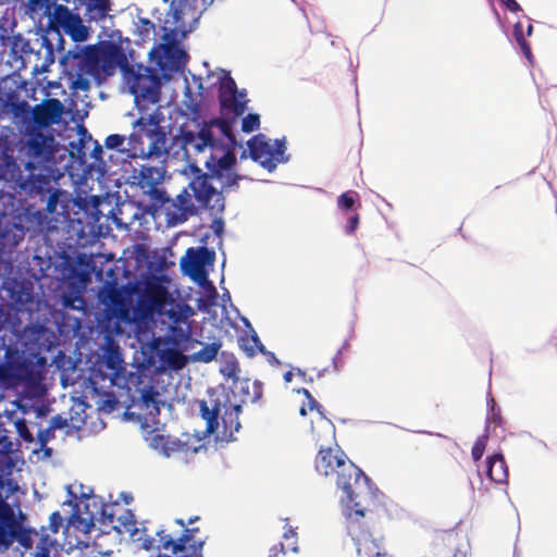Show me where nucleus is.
Masks as SVG:
<instances>
[{"label": "nucleus", "instance_id": "1", "mask_svg": "<svg viewBox=\"0 0 557 557\" xmlns=\"http://www.w3.org/2000/svg\"><path fill=\"white\" fill-rule=\"evenodd\" d=\"M185 144L191 145L197 152L210 148V157L206 161L211 175H197L189 183V188L199 207L210 210L212 213H221L224 210V197L211 184L213 177L218 178L223 187L237 185L240 176L234 171L236 164L235 149L240 147L232 131V122L219 119L211 122L209 127H203L197 135L186 134Z\"/></svg>", "mask_w": 557, "mask_h": 557}, {"label": "nucleus", "instance_id": "2", "mask_svg": "<svg viewBox=\"0 0 557 557\" xmlns=\"http://www.w3.org/2000/svg\"><path fill=\"white\" fill-rule=\"evenodd\" d=\"M234 391L242 396V403H232L230 393L221 388H209L207 398L198 401L200 417L206 421L205 433L213 435L215 441L232 442L240 429L239 414L242 404H255L263 395V383L259 380L236 379Z\"/></svg>", "mask_w": 557, "mask_h": 557}, {"label": "nucleus", "instance_id": "3", "mask_svg": "<svg viewBox=\"0 0 557 557\" xmlns=\"http://www.w3.org/2000/svg\"><path fill=\"white\" fill-rule=\"evenodd\" d=\"M62 62L77 76L76 85L81 89L88 88V82L82 79L85 75L99 79L114 75L117 67L122 72L128 70L127 57L115 44L89 45L85 48L76 46L66 52Z\"/></svg>", "mask_w": 557, "mask_h": 557}, {"label": "nucleus", "instance_id": "4", "mask_svg": "<svg viewBox=\"0 0 557 557\" xmlns=\"http://www.w3.org/2000/svg\"><path fill=\"white\" fill-rule=\"evenodd\" d=\"M314 468L321 475L335 476L337 487L346 495L345 505L375 494L368 475L339 448L321 447L314 459Z\"/></svg>", "mask_w": 557, "mask_h": 557}, {"label": "nucleus", "instance_id": "5", "mask_svg": "<svg viewBox=\"0 0 557 557\" xmlns=\"http://www.w3.org/2000/svg\"><path fill=\"white\" fill-rule=\"evenodd\" d=\"M121 152L131 159L140 158L165 163L170 151L168 136L160 125L159 116L149 114L137 119L127 138V148Z\"/></svg>", "mask_w": 557, "mask_h": 557}, {"label": "nucleus", "instance_id": "6", "mask_svg": "<svg viewBox=\"0 0 557 557\" xmlns=\"http://www.w3.org/2000/svg\"><path fill=\"white\" fill-rule=\"evenodd\" d=\"M379 502L376 493L371 497L357 499L356 503L346 504V528L352 539L360 556L374 557L380 550V545L372 537V529L380 521Z\"/></svg>", "mask_w": 557, "mask_h": 557}, {"label": "nucleus", "instance_id": "7", "mask_svg": "<svg viewBox=\"0 0 557 557\" xmlns=\"http://www.w3.org/2000/svg\"><path fill=\"white\" fill-rule=\"evenodd\" d=\"M165 275L150 274L134 288L137 295V311L141 317L151 319L156 313L162 314L165 306L172 301Z\"/></svg>", "mask_w": 557, "mask_h": 557}, {"label": "nucleus", "instance_id": "8", "mask_svg": "<svg viewBox=\"0 0 557 557\" xmlns=\"http://www.w3.org/2000/svg\"><path fill=\"white\" fill-rule=\"evenodd\" d=\"M125 373L126 368L121 349L113 345L108 346L102 358L91 371L94 380L102 383L108 382V387L126 385Z\"/></svg>", "mask_w": 557, "mask_h": 557}, {"label": "nucleus", "instance_id": "9", "mask_svg": "<svg viewBox=\"0 0 557 557\" xmlns=\"http://www.w3.org/2000/svg\"><path fill=\"white\" fill-rule=\"evenodd\" d=\"M21 151L27 157V162L44 164L53 160L58 143L53 135L36 127H28Z\"/></svg>", "mask_w": 557, "mask_h": 557}, {"label": "nucleus", "instance_id": "10", "mask_svg": "<svg viewBox=\"0 0 557 557\" xmlns=\"http://www.w3.org/2000/svg\"><path fill=\"white\" fill-rule=\"evenodd\" d=\"M146 440L152 449L166 458L178 455L187 456L189 454H196L201 448L199 438H195L193 435L187 433L182 434L180 437H173L151 431Z\"/></svg>", "mask_w": 557, "mask_h": 557}, {"label": "nucleus", "instance_id": "11", "mask_svg": "<svg viewBox=\"0 0 557 557\" xmlns=\"http://www.w3.org/2000/svg\"><path fill=\"white\" fill-rule=\"evenodd\" d=\"M247 146L250 158L270 172L284 161L283 141L275 140L272 145L265 135L258 134L248 140Z\"/></svg>", "mask_w": 557, "mask_h": 557}, {"label": "nucleus", "instance_id": "12", "mask_svg": "<svg viewBox=\"0 0 557 557\" xmlns=\"http://www.w3.org/2000/svg\"><path fill=\"white\" fill-rule=\"evenodd\" d=\"M161 166L141 165L133 177L136 180V185L148 195L154 206L163 207L168 202V196L160 185L163 182L165 174V163Z\"/></svg>", "mask_w": 557, "mask_h": 557}, {"label": "nucleus", "instance_id": "13", "mask_svg": "<svg viewBox=\"0 0 557 557\" xmlns=\"http://www.w3.org/2000/svg\"><path fill=\"white\" fill-rule=\"evenodd\" d=\"M246 92L239 91L234 78L225 75L219 86V102L224 115H232L234 121L244 114L247 104Z\"/></svg>", "mask_w": 557, "mask_h": 557}, {"label": "nucleus", "instance_id": "14", "mask_svg": "<svg viewBox=\"0 0 557 557\" xmlns=\"http://www.w3.org/2000/svg\"><path fill=\"white\" fill-rule=\"evenodd\" d=\"M145 73L140 71L135 72L128 64L127 72H123L127 83L129 84L131 91L137 98H141L150 103H156L160 99V82L153 74H148V69H144Z\"/></svg>", "mask_w": 557, "mask_h": 557}, {"label": "nucleus", "instance_id": "15", "mask_svg": "<svg viewBox=\"0 0 557 557\" xmlns=\"http://www.w3.org/2000/svg\"><path fill=\"white\" fill-rule=\"evenodd\" d=\"M428 556L466 557L463 536L455 530L435 532Z\"/></svg>", "mask_w": 557, "mask_h": 557}, {"label": "nucleus", "instance_id": "16", "mask_svg": "<svg viewBox=\"0 0 557 557\" xmlns=\"http://www.w3.org/2000/svg\"><path fill=\"white\" fill-rule=\"evenodd\" d=\"M50 24L62 28L76 42L85 41L89 36L88 28L83 24L81 16L63 4L54 7Z\"/></svg>", "mask_w": 557, "mask_h": 557}, {"label": "nucleus", "instance_id": "17", "mask_svg": "<svg viewBox=\"0 0 557 557\" xmlns=\"http://www.w3.org/2000/svg\"><path fill=\"white\" fill-rule=\"evenodd\" d=\"M214 251L207 247L188 248L181 260L182 271L197 282L207 280L206 265L214 261Z\"/></svg>", "mask_w": 557, "mask_h": 557}, {"label": "nucleus", "instance_id": "18", "mask_svg": "<svg viewBox=\"0 0 557 557\" xmlns=\"http://www.w3.org/2000/svg\"><path fill=\"white\" fill-rule=\"evenodd\" d=\"M28 174L21 185V189L30 197L40 196L46 197L53 188L52 176L48 173L47 168H37L33 162L25 164Z\"/></svg>", "mask_w": 557, "mask_h": 557}, {"label": "nucleus", "instance_id": "19", "mask_svg": "<svg viewBox=\"0 0 557 557\" xmlns=\"http://www.w3.org/2000/svg\"><path fill=\"white\" fill-rule=\"evenodd\" d=\"M168 16L172 17L175 30L186 33L198 22L199 12L189 0H171Z\"/></svg>", "mask_w": 557, "mask_h": 557}, {"label": "nucleus", "instance_id": "20", "mask_svg": "<svg viewBox=\"0 0 557 557\" xmlns=\"http://www.w3.org/2000/svg\"><path fill=\"white\" fill-rule=\"evenodd\" d=\"M64 107L57 98H49L32 109V115L36 128L48 127L58 123L62 116Z\"/></svg>", "mask_w": 557, "mask_h": 557}, {"label": "nucleus", "instance_id": "21", "mask_svg": "<svg viewBox=\"0 0 557 557\" xmlns=\"http://www.w3.org/2000/svg\"><path fill=\"white\" fill-rule=\"evenodd\" d=\"M166 216L169 222L182 223L187 220L188 216L196 213L194 203L190 200V195L183 190L177 195L175 200L168 198V202H164Z\"/></svg>", "mask_w": 557, "mask_h": 557}, {"label": "nucleus", "instance_id": "22", "mask_svg": "<svg viewBox=\"0 0 557 557\" xmlns=\"http://www.w3.org/2000/svg\"><path fill=\"white\" fill-rule=\"evenodd\" d=\"M0 180L10 183L14 189H21L25 180L24 172L10 154H3L0 159Z\"/></svg>", "mask_w": 557, "mask_h": 557}, {"label": "nucleus", "instance_id": "23", "mask_svg": "<svg viewBox=\"0 0 557 557\" xmlns=\"http://www.w3.org/2000/svg\"><path fill=\"white\" fill-rule=\"evenodd\" d=\"M485 474L494 483L503 484L508 480V467L504 456L498 453L486 458Z\"/></svg>", "mask_w": 557, "mask_h": 557}, {"label": "nucleus", "instance_id": "24", "mask_svg": "<svg viewBox=\"0 0 557 557\" xmlns=\"http://www.w3.org/2000/svg\"><path fill=\"white\" fill-rule=\"evenodd\" d=\"M194 529H185L183 534L174 540L170 534L165 533V530L160 529L157 531L160 545L158 548L164 550H171L174 555L185 550L187 543L191 542V531Z\"/></svg>", "mask_w": 557, "mask_h": 557}, {"label": "nucleus", "instance_id": "25", "mask_svg": "<svg viewBox=\"0 0 557 557\" xmlns=\"http://www.w3.org/2000/svg\"><path fill=\"white\" fill-rule=\"evenodd\" d=\"M159 398V392L153 386L148 385L140 391L139 406L141 409L146 410L150 417H158L160 414L161 404Z\"/></svg>", "mask_w": 557, "mask_h": 557}, {"label": "nucleus", "instance_id": "26", "mask_svg": "<svg viewBox=\"0 0 557 557\" xmlns=\"http://www.w3.org/2000/svg\"><path fill=\"white\" fill-rule=\"evenodd\" d=\"M77 2L85 8V15L89 21L102 20L110 11L109 0H77Z\"/></svg>", "mask_w": 557, "mask_h": 557}, {"label": "nucleus", "instance_id": "27", "mask_svg": "<svg viewBox=\"0 0 557 557\" xmlns=\"http://www.w3.org/2000/svg\"><path fill=\"white\" fill-rule=\"evenodd\" d=\"M112 313L117 320L124 323H135L148 320L146 317H141L139 311H137V304L133 306L132 301L128 299L123 302V306H119L112 310Z\"/></svg>", "mask_w": 557, "mask_h": 557}, {"label": "nucleus", "instance_id": "28", "mask_svg": "<svg viewBox=\"0 0 557 557\" xmlns=\"http://www.w3.org/2000/svg\"><path fill=\"white\" fill-rule=\"evenodd\" d=\"M161 361L172 370H181L186 366V356L176 349H166L161 355Z\"/></svg>", "mask_w": 557, "mask_h": 557}, {"label": "nucleus", "instance_id": "29", "mask_svg": "<svg viewBox=\"0 0 557 557\" xmlns=\"http://www.w3.org/2000/svg\"><path fill=\"white\" fill-rule=\"evenodd\" d=\"M58 543L49 535H42L36 545L34 557H57Z\"/></svg>", "mask_w": 557, "mask_h": 557}, {"label": "nucleus", "instance_id": "30", "mask_svg": "<svg viewBox=\"0 0 557 557\" xmlns=\"http://www.w3.org/2000/svg\"><path fill=\"white\" fill-rule=\"evenodd\" d=\"M240 348L247 354L248 357H253L257 352H263L264 346L260 342L257 334L239 338Z\"/></svg>", "mask_w": 557, "mask_h": 557}, {"label": "nucleus", "instance_id": "31", "mask_svg": "<svg viewBox=\"0 0 557 557\" xmlns=\"http://www.w3.org/2000/svg\"><path fill=\"white\" fill-rule=\"evenodd\" d=\"M513 37H515L518 46L520 47L523 55L525 57V59L529 62H532L533 54H532L531 46L525 39V35H524L523 26H522L521 22H517L513 25Z\"/></svg>", "mask_w": 557, "mask_h": 557}, {"label": "nucleus", "instance_id": "32", "mask_svg": "<svg viewBox=\"0 0 557 557\" xmlns=\"http://www.w3.org/2000/svg\"><path fill=\"white\" fill-rule=\"evenodd\" d=\"M220 348V342H212L207 344L194 355V359L200 362H210L215 359Z\"/></svg>", "mask_w": 557, "mask_h": 557}, {"label": "nucleus", "instance_id": "33", "mask_svg": "<svg viewBox=\"0 0 557 557\" xmlns=\"http://www.w3.org/2000/svg\"><path fill=\"white\" fill-rule=\"evenodd\" d=\"M16 535V522L15 517H13V521L0 522V544L4 546H10L15 539Z\"/></svg>", "mask_w": 557, "mask_h": 557}, {"label": "nucleus", "instance_id": "34", "mask_svg": "<svg viewBox=\"0 0 557 557\" xmlns=\"http://www.w3.org/2000/svg\"><path fill=\"white\" fill-rule=\"evenodd\" d=\"M154 24L149 18L140 17L135 24L134 34L141 40H149L151 35L154 33Z\"/></svg>", "mask_w": 557, "mask_h": 557}, {"label": "nucleus", "instance_id": "35", "mask_svg": "<svg viewBox=\"0 0 557 557\" xmlns=\"http://www.w3.org/2000/svg\"><path fill=\"white\" fill-rule=\"evenodd\" d=\"M104 300L111 307V310H114L119 306H123V302L127 300V298L123 295L122 290L115 286H111L107 289Z\"/></svg>", "mask_w": 557, "mask_h": 557}, {"label": "nucleus", "instance_id": "36", "mask_svg": "<svg viewBox=\"0 0 557 557\" xmlns=\"http://www.w3.org/2000/svg\"><path fill=\"white\" fill-rule=\"evenodd\" d=\"M359 200V195L355 190H348L339 195L337 198V207L341 210L349 211L354 208L355 203Z\"/></svg>", "mask_w": 557, "mask_h": 557}, {"label": "nucleus", "instance_id": "37", "mask_svg": "<svg viewBox=\"0 0 557 557\" xmlns=\"http://www.w3.org/2000/svg\"><path fill=\"white\" fill-rule=\"evenodd\" d=\"M54 432L49 425L46 429L39 430L37 433V441L39 443L40 449L45 450L47 456L51 455V448H47V444L54 438Z\"/></svg>", "mask_w": 557, "mask_h": 557}, {"label": "nucleus", "instance_id": "38", "mask_svg": "<svg viewBox=\"0 0 557 557\" xmlns=\"http://www.w3.org/2000/svg\"><path fill=\"white\" fill-rule=\"evenodd\" d=\"M488 405L490 411L486 419V431L491 428L492 424H494V426H499L503 423L500 410L496 408V403L493 398L490 400Z\"/></svg>", "mask_w": 557, "mask_h": 557}, {"label": "nucleus", "instance_id": "39", "mask_svg": "<svg viewBox=\"0 0 557 557\" xmlns=\"http://www.w3.org/2000/svg\"><path fill=\"white\" fill-rule=\"evenodd\" d=\"M487 441H488L487 434H483V435L479 436L476 438V441L474 442V444L472 446V450H471V456L474 461H479L482 458V456L485 451L486 445H487Z\"/></svg>", "mask_w": 557, "mask_h": 557}, {"label": "nucleus", "instance_id": "40", "mask_svg": "<svg viewBox=\"0 0 557 557\" xmlns=\"http://www.w3.org/2000/svg\"><path fill=\"white\" fill-rule=\"evenodd\" d=\"M260 127V116L257 113H249L242 121V131L244 133H251Z\"/></svg>", "mask_w": 557, "mask_h": 557}, {"label": "nucleus", "instance_id": "41", "mask_svg": "<svg viewBox=\"0 0 557 557\" xmlns=\"http://www.w3.org/2000/svg\"><path fill=\"white\" fill-rule=\"evenodd\" d=\"M126 140V137L124 135L120 134H111L104 139V147L107 149H116L121 152V150H125L126 148H122Z\"/></svg>", "mask_w": 557, "mask_h": 557}, {"label": "nucleus", "instance_id": "42", "mask_svg": "<svg viewBox=\"0 0 557 557\" xmlns=\"http://www.w3.org/2000/svg\"><path fill=\"white\" fill-rule=\"evenodd\" d=\"M85 301L79 294H66L63 296V306L71 309H83Z\"/></svg>", "mask_w": 557, "mask_h": 557}, {"label": "nucleus", "instance_id": "43", "mask_svg": "<svg viewBox=\"0 0 557 557\" xmlns=\"http://www.w3.org/2000/svg\"><path fill=\"white\" fill-rule=\"evenodd\" d=\"M15 428L18 436L26 443H33L34 436L32 432L28 430L27 423L24 419H18L15 422Z\"/></svg>", "mask_w": 557, "mask_h": 557}, {"label": "nucleus", "instance_id": "44", "mask_svg": "<svg viewBox=\"0 0 557 557\" xmlns=\"http://www.w3.org/2000/svg\"><path fill=\"white\" fill-rule=\"evenodd\" d=\"M14 467V462L8 451H0V472L9 473Z\"/></svg>", "mask_w": 557, "mask_h": 557}, {"label": "nucleus", "instance_id": "45", "mask_svg": "<svg viewBox=\"0 0 557 557\" xmlns=\"http://www.w3.org/2000/svg\"><path fill=\"white\" fill-rule=\"evenodd\" d=\"M71 523L74 524L78 530L84 533H88L94 525L91 521L81 518L79 516L73 515L71 518Z\"/></svg>", "mask_w": 557, "mask_h": 557}, {"label": "nucleus", "instance_id": "46", "mask_svg": "<svg viewBox=\"0 0 557 557\" xmlns=\"http://www.w3.org/2000/svg\"><path fill=\"white\" fill-rule=\"evenodd\" d=\"M63 522V518L59 511H53L49 517V529L52 533H58Z\"/></svg>", "mask_w": 557, "mask_h": 557}, {"label": "nucleus", "instance_id": "47", "mask_svg": "<svg viewBox=\"0 0 557 557\" xmlns=\"http://www.w3.org/2000/svg\"><path fill=\"white\" fill-rule=\"evenodd\" d=\"M360 215L358 213L352 214L345 225V233L347 235H354L359 226Z\"/></svg>", "mask_w": 557, "mask_h": 557}, {"label": "nucleus", "instance_id": "48", "mask_svg": "<svg viewBox=\"0 0 557 557\" xmlns=\"http://www.w3.org/2000/svg\"><path fill=\"white\" fill-rule=\"evenodd\" d=\"M46 196L48 197L46 209L48 212L52 213L55 211V208H57V203H58V199H59V190L52 188V190L50 193L46 194Z\"/></svg>", "mask_w": 557, "mask_h": 557}, {"label": "nucleus", "instance_id": "49", "mask_svg": "<svg viewBox=\"0 0 557 557\" xmlns=\"http://www.w3.org/2000/svg\"><path fill=\"white\" fill-rule=\"evenodd\" d=\"M69 425V421L66 418L62 417L61 414H55L51 418L49 422V426L53 430H62Z\"/></svg>", "mask_w": 557, "mask_h": 557}, {"label": "nucleus", "instance_id": "50", "mask_svg": "<svg viewBox=\"0 0 557 557\" xmlns=\"http://www.w3.org/2000/svg\"><path fill=\"white\" fill-rule=\"evenodd\" d=\"M13 379V372L9 364L0 363V384L10 383Z\"/></svg>", "mask_w": 557, "mask_h": 557}, {"label": "nucleus", "instance_id": "51", "mask_svg": "<svg viewBox=\"0 0 557 557\" xmlns=\"http://www.w3.org/2000/svg\"><path fill=\"white\" fill-rule=\"evenodd\" d=\"M302 394L308 399V404H307L308 405V409L310 411L317 410L322 416L323 414V412H322L323 407L314 399V397L309 393V391L306 389V388H302Z\"/></svg>", "mask_w": 557, "mask_h": 557}, {"label": "nucleus", "instance_id": "52", "mask_svg": "<svg viewBox=\"0 0 557 557\" xmlns=\"http://www.w3.org/2000/svg\"><path fill=\"white\" fill-rule=\"evenodd\" d=\"M238 372H239V367H238V363H237L236 361L228 362V363L225 366V369H224V370H222V373H223L224 375H226L227 377L233 379L234 381H235L236 379H239V377L237 376Z\"/></svg>", "mask_w": 557, "mask_h": 557}, {"label": "nucleus", "instance_id": "53", "mask_svg": "<svg viewBox=\"0 0 557 557\" xmlns=\"http://www.w3.org/2000/svg\"><path fill=\"white\" fill-rule=\"evenodd\" d=\"M188 544L191 550V555L182 557H202V549L205 545L203 541H193L191 543L189 542Z\"/></svg>", "mask_w": 557, "mask_h": 557}, {"label": "nucleus", "instance_id": "54", "mask_svg": "<svg viewBox=\"0 0 557 557\" xmlns=\"http://www.w3.org/2000/svg\"><path fill=\"white\" fill-rule=\"evenodd\" d=\"M499 2L511 13H518L522 11V8L516 0H499Z\"/></svg>", "mask_w": 557, "mask_h": 557}, {"label": "nucleus", "instance_id": "55", "mask_svg": "<svg viewBox=\"0 0 557 557\" xmlns=\"http://www.w3.org/2000/svg\"><path fill=\"white\" fill-rule=\"evenodd\" d=\"M30 110V106L24 100L14 104V112L16 115L21 113H28Z\"/></svg>", "mask_w": 557, "mask_h": 557}, {"label": "nucleus", "instance_id": "56", "mask_svg": "<svg viewBox=\"0 0 557 557\" xmlns=\"http://www.w3.org/2000/svg\"><path fill=\"white\" fill-rule=\"evenodd\" d=\"M285 548L283 543H278L270 548L269 557H277L280 554H284Z\"/></svg>", "mask_w": 557, "mask_h": 557}, {"label": "nucleus", "instance_id": "57", "mask_svg": "<svg viewBox=\"0 0 557 557\" xmlns=\"http://www.w3.org/2000/svg\"><path fill=\"white\" fill-rule=\"evenodd\" d=\"M102 153H103L102 147L97 144L96 147L91 151V157L95 160L100 161L102 159Z\"/></svg>", "mask_w": 557, "mask_h": 557}, {"label": "nucleus", "instance_id": "58", "mask_svg": "<svg viewBox=\"0 0 557 557\" xmlns=\"http://www.w3.org/2000/svg\"><path fill=\"white\" fill-rule=\"evenodd\" d=\"M141 547L146 550H151L154 548V539L147 537L143 541Z\"/></svg>", "mask_w": 557, "mask_h": 557}, {"label": "nucleus", "instance_id": "59", "mask_svg": "<svg viewBox=\"0 0 557 557\" xmlns=\"http://www.w3.org/2000/svg\"><path fill=\"white\" fill-rule=\"evenodd\" d=\"M169 317L172 319L174 323H180L181 321H183L182 314L172 310L169 311Z\"/></svg>", "mask_w": 557, "mask_h": 557}, {"label": "nucleus", "instance_id": "60", "mask_svg": "<svg viewBox=\"0 0 557 557\" xmlns=\"http://www.w3.org/2000/svg\"><path fill=\"white\" fill-rule=\"evenodd\" d=\"M20 542L26 548L32 546L30 537L27 534L22 535L21 539H20Z\"/></svg>", "mask_w": 557, "mask_h": 557}, {"label": "nucleus", "instance_id": "61", "mask_svg": "<svg viewBox=\"0 0 557 557\" xmlns=\"http://www.w3.org/2000/svg\"><path fill=\"white\" fill-rule=\"evenodd\" d=\"M284 380L286 382H290L293 380V372L292 371H287L285 374H284Z\"/></svg>", "mask_w": 557, "mask_h": 557}, {"label": "nucleus", "instance_id": "62", "mask_svg": "<svg viewBox=\"0 0 557 557\" xmlns=\"http://www.w3.org/2000/svg\"><path fill=\"white\" fill-rule=\"evenodd\" d=\"M175 523L178 524L180 527L184 528V530L186 529V523L183 519L178 518L175 520Z\"/></svg>", "mask_w": 557, "mask_h": 557}, {"label": "nucleus", "instance_id": "63", "mask_svg": "<svg viewBox=\"0 0 557 557\" xmlns=\"http://www.w3.org/2000/svg\"><path fill=\"white\" fill-rule=\"evenodd\" d=\"M374 557H392L386 552L379 550Z\"/></svg>", "mask_w": 557, "mask_h": 557}, {"label": "nucleus", "instance_id": "64", "mask_svg": "<svg viewBox=\"0 0 557 557\" xmlns=\"http://www.w3.org/2000/svg\"><path fill=\"white\" fill-rule=\"evenodd\" d=\"M533 33V25L532 24H529L528 27H527V34L525 36H531Z\"/></svg>", "mask_w": 557, "mask_h": 557}]
</instances>
